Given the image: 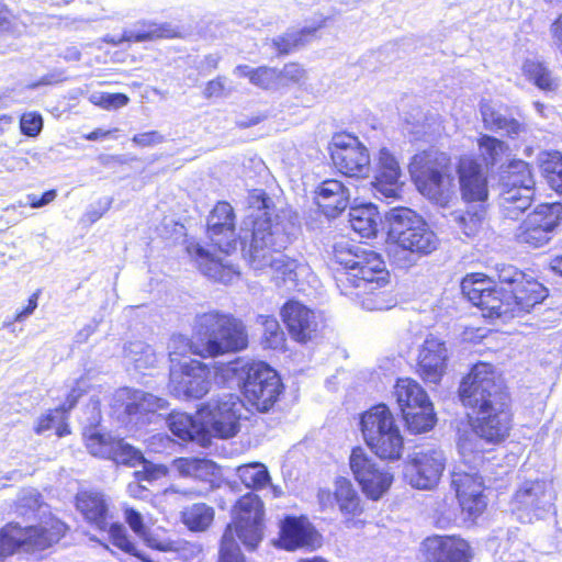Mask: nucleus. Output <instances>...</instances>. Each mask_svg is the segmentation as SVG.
Wrapping results in <instances>:
<instances>
[{"mask_svg": "<svg viewBox=\"0 0 562 562\" xmlns=\"http://www.w3.org/2000/svg\"><path fill=\"white\" fill-rule=\"evenodd\" d=\"M40 296V291L34 292L27 300V304L21 311H18L13 317L14 322H21L29 315H31L37 307V301Z\"/></svg>", "mask_w": 562, "mask_h": 562, "instance_id": "61", "label": "nucleus"}, {"mask_svg": "<svg viewBox=\"0 0 562 562\" xmlns=\"http://www.w3.org/2000/svg\"><path fill=\"white\" fill-rule=\"evenodd\" d=\"M378 173L372 186L385 198L398 195L401 168L394 156L382 148L379 154Z\"/></svg>", "mask_w": 562, "mask_h": 562, "instance_id": "32", "label": "nucleus"}, {"mask_svg": "<svg viewBox=\"0 0 562 562\" xmlns=\"http://www.w3.org/2000/svg\"><path fill=\"white\" fill-rule=\"evenodd\" d=\"M45 505L43 496L37 491H29L23 493L15 502V513L25 517L29 515H35L40 513L42 507Z\"/></svg>", "mask_w": 562, "mask_h": 562, "instance_id": "51", "label": "nucleus"}, {"mask_svg": "<svg viewBox=\"0 0 562 562\" xmlns=\"http://www.w3.org/2000/svg\"><path fill=\"white\" fill-rule=\"evenodd\" d=\"M22 134L27 137H36L43 128V117L37 112H26L20 119Z\"/></svg>", "mask_w": 562, "mask_h": 562, "instance_id": "58", "label": "nucleus"}, {"mask_svg": "<svg viewBox=\"0 0 562 562\" xmlns=\"http://www.w3.org/2000/svg\"><path fill=\"white\" fill-rule=\"evenodd\" d=\"M561 222V202L539 203L518 225L515 240L531 248H540L552 239Z\"/></svg>", "mask_w": 562, "mask_h": 562, "instance_id": "17", "label": "nucleus"}, {"mask_svg": "<svg viewBox=\"0 0 562 562\" xmlns=\"http://www.w3.org/2000/svg\"><path fill=\"white\" fill-rule=\"evenodd\" d=\"M449 490L464 520L476 522L488 509V486L479 471L454 467L449 473Z\"/></svg>", "mask_w": 562, "mask_h": 562, "instance_id": "15", "label": "nucleus"}, {"mask_svg": "<svg viewBox=\"0 0 562 562\" xmlns=\"http://www.w3.org/2000/svg\"><path fill=\"white\" fill-rule=\"evenodd\" d=\"M316 498L321 510L336 512L347 529H363L369 522L367 501L348 477H336L333 490H318Z\"/></svg>", "mask_w": 562, "mask_h": 562, "instance_id": "12", "label": "nucleus"}, {"mask_svg": "<svg viewBox=\"0 0 562 562\" xmlns=\"http://www.w3.org/2000/svg\"><path fill=\"white\" fill-rule=\"evenodd\" d=\"M403 117L411 133L429 137L440 136L441 120L439 115L425 112L422 105L411 104L403 112Z\"/></svg>", "mask_w": 562, "mask_h": 562, "instance_id": "35", "label": "nucleus"}, {"mask_svg": "<svg viewBox=\"0 0 562 562\" xmlns=\"http://www.w3.org/2000/svg\"><path fill=\"white\" fill-rule=\"evenodd\" d=\"M105 459L116 464L135 467L144 461L143 453L123 439L113 438Z\"/></svg>", "mask_w": 562, "mask_h": 562, "instance_id": "49", "label": "nucleus"}, {"mask_svg": "<svg viewBox=\"0 0 562 562\" xmlns=\"http://www.w3.org/2000/svg\"><path fill=\"white\" fill-rule=\"evenodd\" d=\"M553 46L562 54V15L550 27Z\"/></svg>", "mask_w": 562, "mask_h": 562, "instance_id": "63", "label": "nucleus"}, {"mask_svg": "<svg viewBox=\"0 0 562 562\" xmlns=\"http://www.w3.org/2000/svg\"><path fill=\"white\" fill-rule=\"evenodd\" d=\"M89 100L94 105L105 110H116L128 103V97L124 93L93 92Z\"/></svg>", "mask_w": 562, "mask_h": 562, "instance_id": "53", "label": "nucleus"}, {"mask_svg": "<svg viewBox=\"0 0 562 562\" xmlns=\"http://www.w3.org/2000/svg\"><path fill=\"white\" fill-rule=\"evenodd\" d=\"M464 300L486 319L528 313L548 296V289L536 278L514 266H504L496 277L468 272L460 281Z\"/></svg>", "mask_w": 562, "mask_h": 562, "instance_id": "2", "label": "nucleus"}, {"mask_svg": "<svg viewBox=\"0 0 562 562\" xmlns=\"http://www.w3.org/2000/svg\"><path fill=\"white\" fill-rule=\"evenodd\" d=\"M323 543L322 535L306 515H285L279 522L277 546L285 551L315 550Z\"/></svg>", "mask_w": 562, "mask_h": 562, "instance_id": "22", "label": "nucleus"}, {"mask_svg": "<svg viewBox=\"0 0 562 562\" xmlns=\"http://www.w3.org/2000/svg\"><path fill=\"white\" fill-rule=\"evenodd\" d=\"M539 169L548 181L562 169V154L557 150L543 151L539 160Z\"/></svg>", "mask_w": 562, "mask_h": 562, "instance_id": "54", "label": "nucleus"}, {"mask_svg": "<svg viewBox=\"0 0 562 562\" xmlns=\"http://www.w3.org/2000/svg\"><path fill=\"white\" fill-rule=\"evenodd\" d=\"M280 317L290 338L301 345L317 338L324 327L319 314L294 299H289L282 304Z\"/></svg>", "mask_w": 562, "mask_h": 562, "instance_id": "20", "label": "nucleus"}, {"mask_svg": "<svg viewBox=\"0 0 562 562\" xmlns=\"http://www.w3.org/2000/svg\"><path fill=\"white\" fill-rule=\"evenodd\" d=\"M179 476L206 483L211 488L218 486L220 467L212 460L196 457H179L172 461Z\"/></svg>", "mask_w": 562, "mask_h": 562, "instance_id": "31", "label": "nucleus"}, {"mask_svg": "<svg viewBox=\"0 0 562 562\" xmlns=\"http://www.w3.org/2000/svg\"><path fill=\"white\" fill-rule=\"evenodd\" d=\"M143 473L146 480L154 481L167 476L169 469L164 464H151L145 467Z\"/></svg>", "mask_w": 562, "mask_h": 562, "instance_id": "62", "label": "nucleus"}, {"mask_svg": "<svg viewBox=\"0 0 562 562\" xmlns=\"http://www.w3.org/2000/svg\"><path fill=\"white\" fill-rule=\"evenodd\" d=\"M458 400L472 432L493 448L504 443L513 429V394L495 364L476 361L461 378Z\"/></svg>", "mask_w": 562, "mask_h": 562, "instance_id": "1", "label": "nucleus"}, {"mask_svg": "<svg viewBox=\"0 0 562 562\" xmlns=\"http://www.w3.org/2000/svg\"><path fill=\"white\" fill-rule=\"evenodd\" d=\"M240 394L249 409L268 413L285 392L279 372L265 361H249L240 368Z\"/></svg>", "mask_w": 562, "mask_h": 562, "instance_id": "11", "label": "nucleus"}, {"mask_svg": "<svg viewBox=\"0 0 562 562\" xmlns=\"http://www.w3.org/2000/svg\"><path fill=\"white\" fill-rule=\"evenodd\" d=\"M416 189L432 202L446 206L454 194L451 160L446 154L427 149L415 154L409 162Z\"/></svg>", "mask_w": 562, "mask_h": 562, "instance_id": "9", "label": "nucleus"}, {"mask_svg": "<svg viewBox=\"0 0 562 562\" xmlns=\"http://www.w3.org/2000/svg\"><path fill=\"white\" fill-rule=\"evenodd\" d=\"M521 70L524 76L542 91L552 92L559 88V78L540 60H525Z\"/></svg>", "mask_w": 562, "mask_h": 562, "instance_id": "41", "label": "nucleus"}, {"mask_svg": "<svg viewBox=\"0 0 562 562\" xmlns=\"http://www.w3.org/2000/svg\"><path fill=\"white\" fill-rule=\"evenodd\" d=\"M480 111L484 125L502 136L510 138L525 136L527 126L507 115L508 108L493 100H482Z\"/></svg>", "mask_w": 562, "mask_h": 562, "instance_id": "29", "label": "nucleus"}, {"mask_svg": "<svg viewBox=\"0 0 562 562\" xmlns=\"http://www.w3.org/2000/svg\"><path fill=\"white\" fill-rule=\"evenodd\" d=\"M409 464L414 472L411 483L419 490H431L440 481L446 469V458L440 449H427L415 452Z\"/></svg>", "mask_w": 562, "mask_h": 562, "instance_id": "25", "label": "nucleus"}, {"mask_svg": "<svg viewBox=\"0 0 562 562\" xmlns=\"http://www.w3.org/2000/svg\"><path fill=\"white\" fill-rule=\"evenodd\" d=\"M238 77L248 78L250 83L265 90L278 89L280 87L279 70L273 67L261 66L252 68L248 65H238L234 69Z\"/></svg>", "mask_w": 562, "mask_h": 562, "instance_id": "42", "label": "nucleus"}, {"mask_svg": "<svg viewBox=\"0 0 562 562\" xmlns=\"http://www.w3.org/2000/svg\"><path fill=\"white\" fill-rule=\"evenodd\" d=\"M486 215L485 204L469 206L465 211L453 214L459 229L468 237L475 236L483 228Z\"/></svg>", "mask_w": 562, "mask_h": 562, "instance_id": "45", "label": "nucleus"}, {"mask_svg": "<svg viewBox=\"0 0 562 562\" xmlns=\"http://www.w3.org/2000/svg\"><path fill=\"white\" fill-rule=\"evenodd\" d=\"M211 383V367L199 360L191 359L169 370V386L178 397L200 400L209 393Z\"/></svg>", "mask_w": 562, "mask_h": 562, "instance_id": "19", "label": "nucleus"}, {"mask_svg": "<svg viewBox=\"0 0 562 562\" xmlns=\"http://www.w3.org/2000/svg\"><path fill=\"white\" fill-rule=\"evenodd\" d=\"M249 336L245 323L231 313L209 311L196 315L191 353L201 358H215L248 348Z\"/></svg>", "mask_w": 562, "mask_h": 562, "instance_id": "6", "label": "nucleus"}, {"mask_svg": "<svg viewBox=\"0 0 562 562\" xmlns=\"http://www.w3.org/2000/svg\"><path fill=\"white\" fill-rule=\"evenodd\" d=\"M335 168L347 177H366L370 169V156L362 143H333L329 147Z\"/></svg>", "mask_w": 562, "mask_h": 562, "instance_id": "27", "label": "nucleus"}, {"mask_svg": "<svg viewBox=\"0 0 562 562\" xmlns=\"http://www.w3.org/2000/svg\"><path fill=\"white\" fill-rule=\"evenodd\" d=\"M280 87L289 83L302 85L306 79V70L296 63H290L279 70Z\"/></svg>", "mask_w": 562, "mask_h": 562, "instance_id": "56", "label": "nucleus"}, {"mask_svg": "<svg viewBox=\"0 0 562 562\" xmlns=\"http://www.w3.org/2000/svg\"><path fill=\"white\" fill-rule=\"evenodd\" d=\"M56 196L57 191L55 189L47 190L40 196L36 194H30L27 195V204L32 209H38L53 202Z\"/></svg>", "mask_w": 562, "mask_h": 562, "instance_id": "59", "label": "nucleus"}, {"mask_svg": "<svg viewBox=\"0 0 562 562\" xmlns=\"http://www.w3.org/2000/svg\"><path fill=\"white\" fill-rule=\"evenodd\" d=\"M261 325L263 327L260 344L263 349L285 351L286 337L279 322L274 316L262 315L260 316Z\"/></svg>", "mask_w": 562, "mask_h": 562, "instance_id": "47", "label": "nucleus"}, {"mask_svg": "<svg viewBox=\"0 0 562 562\" xmlns=\"http://www.w3.org/2000/svg\"><path fill=\"white\" fill-rule=\"evenodd\" d=\"M74 506L83 520L94 530H104L113 515L102 492L80 490L74 497Z\"/></svg>", "mask_w": 562, "mask_h": 562, "instance_id": "28", "label": "nucleus"}, {"mask_svg": "<svg viewBox=\"0 0 562 562\" xmlns=\"http://www.w3.org/2000/svg\"><path fill=\"white\" fill-rule=\"evenodd\" d=\"M168 426L170 431L181 440H205L202 420L200 418L195 420L187 413H170Z\"/></svg>", "mask_w": 562, "mask_h": 562, "instance_id": "40", "label": "nucleus"}, {"mask_svg": "<svg viewBox=\"0 0 562 562\" xmlns=\"http://www.w3.org/2000/svg\"><path fill=\"white\" fill-rule=\"evenodd\" d=\"M329 263L334 280L344 295H356L370 311L391 306V274L386 262L374 248L355 243H336Z\"/></svg>", "mask_w": 562, "mask_h": 562, "instance_id": "4", "label": "nucleus"}, {"mask_svg": "<svg viewBox=\"0 0 562 562\" xmlns=\"http://www.w3.org/2000/svg\"><path fill=\"white\" fill-rule=\"evenodd\" d=\"M241 402L234 394L209 401L198 409L202 420L205 440L210 438L228 439L240 429Z\"/></svg>", "mask_w": 562, "mask_h": 562, "instance_id": "16", "label": "nucleus"}, {"mask_svg": "<svg viewBox=\"0 0 562 562\" xmlns=\"http://www.w3.org/2000/svg\"><path fill=\"white\" fill-rule=\"evenodd\" d=\"M322 25L315 27H304L300 31H291L282 36L273 40V45L280 54H289L293 49L303 46L307 41L308 36L318 30Z\"/></svg>", "mask_w": 562, "mask_h": 562, "instance_id": "50", "label": "nucleus"}, {"mask_svg": "<svg viewBox=\"0 0 562 562\" xmlns=\"http://www.w3.org/2000/svg\"><path fill=\"white\" fill-rule=\"evenodd\" d=\"M214 516L215 512L213 507L205 503H195L188 506L180 514L182 524L190 531L195 532L206 530L212 525Z\"/></svg>", "mask_w": 562, "mask_h": 562, "instance_id": "43", "label": "nucleus"}, {"mask_svg": "<svg viewBox=\"0 0 562 562\" xmlns=\"http://www.w3.org/2000/svg\"><path fill=\"white\" fill-rule=\"evenodd\" d=\"M89 390V385L86 383L83 378L75 380L72 386L65 396V401L57 407L61 409L64 419H69L70 412L77 406L80 398L83 397Z\"/></svg>", "mask_w": 562, "mask_h": 562, "instance_id": "52", "label": "nucleus"}, {"mask_svg": "<svg viewBox=\"0 0 562 562\" xmlns=\"http://www.w3.org/2000/svg\"><path fill=\"white\" fill-rule=\"evenodd\" d=\"M535 190L501 187L499 210L504 218L518 220L533 203Z\"/></svg>", "mask_w": 562, "mask_h": 562, "instance_id": "33", "label": "nucleus"}, {"mask_svg": "<svg viewBox=\"0 0 562 562\" xmlns=\"http://www.w3.org/2000/svg\"><path fill=\"white\" fill-rule=\"evenodd\" d=\"M360 430L366 445L379 459L397 461L402 458L404 438L387 405L376 404L362 413Z\"/></svg>", "mask_w": 562, "mask_h": 562, "instance_id": "10", "label": "nucleus"}, {"mask_svg": "<svg viewBox=\"0 0 562 562\" xmlns=\"http://www.w3.org/2000/svg\"><path fill=\"white\" fill-rule=\"evenodd\" d=\"M99 532L109 533L111 543L121 551L135 557L142 562H153L147 554L137 549L136 544L130 539V536L121 522H113L110 520L106 528L104 530H99Z\"/></svg>", "mask_w": 562, "mask_h": 562, "instance_id": "44", "label": "nucleus"}, {"mask_svg": "<svg viewBox=\"0 0 562 562\" xmlns=\"http://www.w3.org/2000/svg\"><path fill=\"white\" fill-rule=\"evenodd\" d=\"M349 467L361 492L371 501H379L391 487L394 476L381 469L363 450L353 447L349 457Z\"/></svg>", "mask_w": 562, "mask_h": 562, "instance_id": "18", "label": "nucleus"}, {"mask_svg": "<svg viewBox=\"0 0 562 562\" xmlns=\"http://www.w3.org/2000/svg\"><path fill=\"white\" fill-rule=\"evenodd\" d=\"M473 549L459 535H431L419 544L416 562H471Z\"/></svg>", "mask_w": 562, "mask_h": 562, "instance_id": "21", "label": "nucleus"}, {"mask_svg": "<svg viewBox=\"0 0 562 562\" xmlns=\"http://www.w3.org/2000/svg\"><path fill=\"white\" fill-rule=\"evenodd\" d=\"M179 32L171 24H156L151 22H144L135 25L133 29L124 31L123 35L115 40L111 38V42L114 44H120L124 41L126 42H144L148 40L159 38V37H176Z\"/></svg>", "mask_w": 562, "mask_h": 562, "instance_id": "39", "label": "nucleus"}, {"mask_svg": "<svg viewBox=\"0 0 562 562\" xmlns=\"http://www.w3.org/2000/svg\"><path fill=\"white\" fill-rule=\"evenodd\" d=\"M389 236L401 249L426 256L437 248V237L416 212L395 207L389 217Z\"/></svg>", "mask_w": 562, "mask_h": 562, "instance_id": "14", "label": "nucleus"}, {"mask_svg": "<svg viewBox=\"0 0 562 562\" xmlns=\"http://www.w3.org/2000/svg\"><path fill=\"white\" fill-rule=\"evenodd\" d=\"M499 184L520 190H535L536 179L531 165L520 159L510 160L501 170Z\"/></svg>", "mask_w": 562, "mask_h": 562, "instance_id": "37", "label": "nucleus"}, {"mask_svg": "<svg viewBox=\"0 0 562 562\" xmlns=\"http://www.w3.org/2000/svg\"><path fill=\"white\" fill-rule=\"evenodd\" d=\"M247 211L245 223L250 229V265L256 270L269 268L278 285L296 283L300 263L280 251L291 243V236L272 199L263 190L254 189L248 195Z\"/></svg>", "mask_w": 562, "mask_h": 562, "instance_id": "3", "label": "nucleus"}, {"mask_svg": "<svg viewBox=\"0 0 562 562\" xmlns=\"http://www.w3.org/2000/svg\"><path fill=\"white\" fill-rule=\"evenodd\" d=\"M236 475L245 487L254 491L266 487L270 480L267 468L259 462L237 467Z\"/></svg>", "mask_w": 562, "mask_h": 562, "instance_id": "48", "label": "nucleus"}, {"mask_svg": "<svg viewBox=\"0 0 562 562\" xmlns=\"http://www.w3.org/2000/svg\"><path fill=\"white\" fill-rule=\"evenodd\" d=\"M112 441V437L100 432H93L87 437L86 447L92 456L105 459L110 448V442Z\"/></svg>", "mask_w": 562, "mask_h": 562, "instance_id": "55", "label": "nucleus"}, {"mask_svg": "<svg viewBox=\"0 0 562 562\" xmlns=\"http://www.w3.org/2000/svg\"><path fill=\"white\" fill-rule=\"evenodd\" d=\"M225 92V81L222 77L209 81L203 91L206 99L221 98Z\"/></svg>", "mask_w": 562, "mask_h": 562, "instance_id": "60", "label": "nucleus"}, {"mask_svg": "<svg viewBox=\"0 0 562 562\" xmlns=\"http://www.w3.org/2000/svg\"><path fill=\"white\" fill-rule=\"evenodd\" d=\"M351 229L363 238H373L378 234L381 214L373 203L352 205L349 210Z\"/></svg>", "mask_w": 562, "mask_h": 562, "instance_id": "34", "label": "nucleus"}, {"mask_svg": "<svg viewBox=\"0 0 562 562\" xmlns=\"http://www.w3.org/2000/svg\"><path fill=\"white\" fill-rule=\"evenodd\" d=\"M265 505L251 492L241 495L232 508V519L225 526L218 549L217 562H247L238 541L255 551L263 540Z\"/></svg>", "mask_w": 562, "mask_h": 562, "instance_id": "7", "label": "nucleus"}, {"mask_svg": "<svg viewBox=\"0 0 562 562\" xmlns=\"http://www.w3.org/2000/svg\"><path fill=\"white\" fill-rule=\"evenodd\" d=\"M394 395L408 432L419 435L434 429L437 424L434 404L417 381L398 378L394 384Z\"/></svg>", "mask_w": 562, "mask_h": 562, "instance_id": "13", "label": "nucleus"}, {"mask_svg": "<svg viewBox=\"0 0 562 562\" xmlns=\"http://www.w3.org/2000/svg\"><path fill=\"white\" fill-rule=\"evenodd\" d=\"M124 137V134L121 130H106V128H97L89 136V140H95L98 138H121Z\"/></svg>", "mask_w": 562, "mask_h": 562, "instance_id": "64", "label": "nucleus"}, {"mask_svg": "<svg viewBox=\"0 0 562 562\" xmlns=\"http://www.w3.org/2000/svg\"><path fill=\"white\" fill-rule=\"evenodd\" d=\"M166 407L167 403L161 397L143 393L128 402L124 411L135 424L147 425L151 423L158 411L165 409Z\"/></svg>", "mask_w": 562, "mask_h": 562, "instance_id": "38", "label": "nucleus"}, {"mask_svg": "<svg viewBox=\"0 0 562 562\" xmlns=\"http://www.w3.org/2000/svg\"><path fill=\"white\" fill-rule=\"evenodd\" d=\"M448 350L445 341L427 337L419 347L416 373L426 384H439L447 372Z\"/></svg>", "mask_w": 562, "mask_h": 562, "instance_id": "23", "label": "nucleus"}, {"mask_svg": "<svg viewBox=\"0 0 562 562\" xmlns=\"http://www.w3.org/2000/svg\"><path fill=\"white\" fill-rule=\"evenodd\" d=\"M48 430H54L58 438L66 437L71 434L68 419H64V414L58 407L49 408L37 418L33 431L42 435Z\"/></svg>", "mask_w": 562, "mask_h": 562, "instance_id": "46", "label": "nucleus"}, {"mask_svg": "<svg viewBox=\"0 0 562 562\" xmlns=\"http://www.w3.org/2000/svg\"><path fill=\"white\" fill-rule=\"evenodd\" d=\"M25 25L20 23L8 10L5 4L0 1V34H21Z\"/></svg>", "mask_w": 562, "mask_h": 562, "instance_id": "57", "label": "nucleus"}, {"mask_svg": "<svg viewBox=\"0 0 562 562\" xmlns=\"http://www.w3.org/2000/svg\"><path fill=\"white\" fill-rule=\"evenodd\" d=\"M314 200L319 213L336 218L347 209L349 192L339 180L326 179L315 190Z\"/></svg>", "mask_w": 562, "mask_h": 562, "instance_id": "30", "label": "nucleus"}, {"mask_svg": "<svg viewBox=\"0 0 562 562\" xmlns=\"http://www.w3.org/2000/svg\"><path fill=\"white\" fill-rule=\"evenodd\" d=\"M461 198L467 203L484 204L490 195L488 180L476 158L462 156L457 164Z\"/></svg>", "mask_w": 562, "mask_h": 562, "instance_id": "24", "label": "nucleus"}, {"mask_svg": "<svg viewBox=\"0 0 562 562\" xmlns=\"http://www.w3.org/2000/svg\"><path fill=\"white\" fill-rule=\"evenodd\" d=\"M123 515L125 522L128 525L131 530L139 537L148 548L160 552H170L176 550L175 541L170 539H160L147 530L143 516L137 509L133 507H124Z\"/></svg>", "mask_w": 562, "mask_h": 562, "instance_id": "36", "label": "nucleus"}, {"mask_svg": "<svg viewBox=\"0 0 562 562\" xmlns=\"http://www.w3.org/2000/svg\"><path fill=\"white\" fill-rule=\"evenodd\" d=\"M206 236L212 251L199 243H189L186 250L205 276L216 282L227 283L236 272L232 267L223 265L214 255L228 256L237 250L240 243L236 233V215L228 202L218 201L213 206L207 216Z\"/></svg>", "mask_w": 562, "mask_h": 562, "instance_id": "5", "label": "nucleus"}, {"mask_svg": "<svg viewBox=\"0 0 562 562\" xmlns=\"http://www.w3.org/2000/svg\"><path fill=\"white\" fill-rule=\"evenodd\" d=\"M546 487L538 480L524 482L510 499L512 513L521 524H531L544 507Z\"/></svg>", "mask_w": 562, "mask_h": 562, "instance_id": "26", "label": "nucleus"}, {"mask_svg": "<svg viewBox=\"0 0 562 562\" xmlns=\"http://www.w3.org/2000/svg\"><path fill=\"white\" fill-rule=\"evenodd\" d=\"M69 530V525L52 513L26 526L15 520L8 521L0 527V561L19 553L47 551L57 546Z\"/></svg>", "mask_w": 562, "mask_h": 562, "instance_id": "8", "label": "nucleus"}]
</instances>
